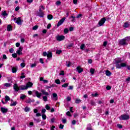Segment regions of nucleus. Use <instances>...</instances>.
<instances>
[{
	"mask_svg": "<svg viewBox=\"0 0 130 130\" xmlns=\"http://www.w3.org/2000/svg\"><path fill=\"white\" fill-rule=\"evenodd\" d=\"M34 92L35 94V95L38 98H41L42 94L44 95V96H43V100H44V101H45V102H46V101H47V96H49V93L47 92L46 90L42 89L41 90V92H39V91L37 90H34Z\"/></svg>",
	"mask_w": 130,
	"mask_h": 130,
	"instance_id": "f257e3e1",
	"label": "nucleus"
},
{
	"mask_svg": "<svg viewBox=\"0 0 130 130\" xmlns=\"http://www.w3.org/2000/svg\"><path fill=\"white\" fill-rule=\"evenodd\" d=\"M130 40V37H127L123 39L120 40L119 44L120 45H127V42Z\"/></svg>",
	"mask_w": 130,
	"mask_h": 130,
	"instance_id": "f03ea898",
	"label": "nucleus"
},
{
	"mask_svg": "<svg viewBox=\"0 0 130 130\" xmlns=\"http://www.w3.org/2000/svg\"><path fill=\"white\" fill-rule=\"evenodd\" d=\"M14 21L15 23H16L17 25H22V23H23V20H22V18L21 17H19L18 18H14Z\"/></svg>",
	"mask_w": 130,
	"mask_h": 130,
	"instance_id": "7ed1b4c3",
	"label": "nucleus"
},
{
	"mask_svg": "<svg viewBox=\"0 0 130 130\" xmlns=\"http://www.w3.org/2000/svg\"><path fill=\"white\" fill-rule=\"evenodd\" d=\"M120 120H127L129 119V115L128 114H123L119 117Z\"/></svg>",
	"mask_w": 130,
	"mask_h": 130,
	"instance_id": "20e7f679",
	"label": "nucleus"
},
{
	"mask_svg": "<svg viewBox=\"0 0 130 130\" xmlns=\"http://www.w3.org/2000/svg\"><path fill=\"white\" fill-rule=\"evenodd\" d=\"M114 63L116 64V69H117V64H120L122 61L121 60V58H116L114 59Z\"/></svg>",
	"mask_w": 130,
	"mask_h": 130,
	"instance_id": "39448f33",
	"label": "nucleus"
},
{
	"mask_svg": "<svg viewBox=\"0 0 130 130\" xmlns=\"http://www.w3.org/2000/svg\"><path fill=\"white\" fill-rule=\"evenodd\" d=\"M127 66L126 62L125 63L120 62V64H117V69H121Z\"/></svg>",
	"mask_w": 130,
	"mask_h": 130,
	"instance_id": "423d86ee",
	"label": "nucleus"
},
{
	"mask_svg": "<svg viewBox=\"0 0 130 130\" xmlns=\"http://www.w3.org/2000/svg\"><path fill=\"white\" fill-rule=\"evenodd\" d=\"M5 98V102H4V99H2L1 101L3 104H7V103H8V101H10V100H11L10 96H8V95H6Z\"/></svg>",
	"mask_w": 130,
	"mask_h": 130,
	"instance_id": "0eeeda50",
	"label": "nucleus"
},
{
	"mask_svg": "<svg viewBox=\"0 0 130 130\" xmlns=\"http://www.w3.org/2000/svg\"><path fill=\"white\" fill-rule=\"evenodd\" d=\"M64 38H66L64 36H57L56 37L57 41H62V40H64Z\"/></svg>",
	"mask_w": 130,
	"mask_h": 130,
	"instance_id": "6e6552de",
	"label": "nucleus"
},
{
	"mask_svg": "<svg viewBox=\"0 0 130 130\" xmlns=\"http://www.w3.org/2000/svg\"><path fill=\"white\" fill-rule=\"evenodd\" d=\"M105 21H106V19L105 18H102L99 22V26L101 27V26H103V24L105 23Z\"/></svg>",
	"mask_w": 130,
	"mask_h": 130,
	"instance_id": "1a4fd4ad",
	"label": "nucleus"
},
{
	"mask_svg": "<svg viewBox=\"0 0 130 130\" xmlns=\"http://www.w3.org/2000/svg\"><path fill=\"white\" fill-rule=\"evenodd\" d=\"M65 20H66V17H63L61 20H60L57 24V27H59L60 25L63 23Z\"/></svg>",
	"mask_w": 130,
	"mask_h": 130,
	"instance_id": "9d476101",
	"label": "nucleus"
},
{
	"mask_svg": "<svg viewBox=\"0 0 130 130\" xmlns=\"http://www.w3.org/2000/svg\"><path fill=\"white\" fill-rule=\"evenodd\" d=\"M22 51H23V47H20L16 51V53L18 54V55H21V54H23V52Z\"/></svg>",
	"mask_w": 130,
	"mask_h": 130,
	"instance_id": "9b49d317",
	"label": "nucleus"
},
{
	"mask_svg": "<svg viewBox=\"0 0 130 130\" xmlns=\"http://www.w3.org/2000/svg\"><path fill=\"white\" fill-rule=\"evenodd\" d=\"M13 89H14L15 92H18L20 90V86L18 85V84L15 83L13 86Z\"/></svg>",
	"mask_w": 130,
	"mask_h": 130,
	"instance_id": "f8f14e48",
	"label": "nucleus"
},
{
	"mask_svg": "<svg viewBox=\"0 0 130 130\" xmlns=\"http://www.w3.org/2000/svg\"><path fill=\"white\" fill-rule=\"evenodd\" d=\"M76 70L79 74H81V73H83V72H84L83 68H81L80 66L77 67L76 68Z\"/></svg>",
	"mask_w": 130,
	"mask_h": 130,
	"instance_id": "ddd939ff",
	"label": "nucleus"
},
{
	"mask_svg": "<svg viewBox=\"0 0 130 130\" xmlns=\"http://www.w3.org/2000/svg\"><path fill=\"white\" fill-rule=\"evenodd\" d=\"M19 88L20 90H22V91H24V90H28L27 86L25 85H20Z\"/></svg>",
	"mask_w": 130,
	"mask_h": 130,
	"instance_id": "4468645a",
	"label": "nucleus"
},
{
	"mask_svg": "<svg viewBox=\"0 0 130 130\" xmlns=\"http://www.w3.org/2000/svg\"><path fill=\"white\" fill-rule=\"evenodd\" d=\"M1 111H2V112H3V113H7V112H8V110L7 108L2 107Z\"/></svg>",
	"mask_w": 130,
	"mask_h": 130,
	"instance_id": "2eb2a0df",
	"label": "nucleus"
},
{
	"mask_svg": "<svg viewBox=\"0 0 130 130\" xmlns=\"http://www.w3.org/2000/svg\"><path fill=\"white\" fill-rule=\"evenodd\" d=\"M26 87H27V89L28 88H31V87L33 86V83L31 82H28L26 85Z\"/></svg>",
	"mask_w": 130,
	"mask_h": 130,
	"instance_id": "dca6fc26",
	"label": "nucleus"
},
{
	"mask_svg": "<svg viewBox=\"0 0 130 130\" xmlns=\"http://www.w3.org/2000/svg\"><path fill=\"white\" fill-rule=\"evenodd\" d=\"M72 66H73V63H72V62L70 61H66V66L68 68H70V67H72Z\"/></svg>",
	"mask_w": 130,
	"mask_h": 130,
	"instance_id": "f3484780",
	"label": "nucleus"
},
{
	"mask_svg": "<svg viewBox=\"0 0 130 130\" xmlns=\"http://www.w3.org/2000/svg\"><path fill=\"white\" fill-rule=\"evenodd\" d=\"M4 86L5 87H7V88H9L10 87H11L12 84L9 83H6L4 84Z\"/></svg>",
	"mask_w": 130,
	"mask_h": 130,
	"instance_id": "a211bd4d",
	"label": "nucleus"
},
{
	"mask_svg": "<svg viewBox=\"0 0 130 130\" xmlns=\"http://www.w3.org/2000/svg\"><path fill=\"white\" fill-rule=\"evenodd\" d=\"M123 27H124V28H128V27H129V24H128V22H125L124 23Z\"/></svg>",
	"mask_w": 130,
	"mask_h": 130,
	"instance_id": "6ab92c4d",
	"label": "nucleus"
},
{
	"mask_svg": "<svg viewBox=\"0 0 130 130\" xmlns=\"http://www.w3.org/2000/svg\"><path fill=\"white\" fill-rule=\"evenodd\" d=\"M38 16H39V17H42L43 18V17H44V13L43 12H38Z\"/></svg>",
	"mask_w": 130,
	"mask_h": 130,
	"instance_id": "aec40b11",
	"label": "nucleus"
},
{
	"mask_svg": "<svg viewBox=\"0 0 130 130\" xmlns=\"http://www.w3.org/2000/svg\"><path fill=\"white\" fill-rule=\"evenodd\" d=\"M106 76H108V77H110V76H111V72H110V71L107 70L106 71Z\"/></svg>",
	"mask_w": 130,
	"mask_h": 130,
	"instance_id": "412c9836",
	"label": "nucleus"
},
{
	"mask_svg": "<svg viewBox=\"0 0 130 130\" xmlns=\"http://www.w3.org/2000/svg\"><path fill=\"white\" fill-rule=\"evenodd\" d=\"M13 29L12 28V25L11 24H9L7 26V31H12Z\"/></svg>",
	"mask_w": 130,
	"mask_h": 130,
	"instance_id": "4be33fe9",
	"label": "nucleus"
},
{
	"mask_svg": "<svg viewBox=\"0 0 130 130\" xmlns=\"http://www.w3.org/2000/svg\"><path fill=\"white\" fill-rule=\"evenodd\" d=\"M52 96L53 98L54 99V100H57V94L55 93H54L52 94Z\"/></svg>",
	"mask_w": 130,
	"mask_h": 130,
	"instance_id": "5701e85b",
	"label": "nucleus"
},
{
	"mask_svg": "<svg viewBox=\"0 0 130 130\" xmlns=\"http://www.w3.org/2000/svg\"><path fill=\"white\" fill-rule=\"evenodd\" d=\"M82 100H80V99H76L75 100V103L77 104H79V103H81Z\"/></svg>",
	"mask_w": 130,
	"mask_h": 130,
	"instance_id": "b1692460",
	"label": "nucleus"
},
{
	"mask_svg": "<svg viewBox=\"0 0 130 130\" xmlns=\"http://www.w3.org/2000/svg\"><path fill=\"white\" fill-rule=\"evenodd\" d=\"M90 72L91 75H94V74H95V69H94L93 68H91L90 70Z\"/></svg>",
	"mask_w": 130,
	"mask_h": 130,
	"instance_id": "393cba45",
	"label": "nucleus"
},
{
	"mask_svg": "<svg viewBox=\"0 0 130 130\" xmlns=\"http://www.w3.org/2000/svg\"><path fill=\"white\" fill-rule=\"evenodd\" d=\"M2 16H3L4 17H7L8 16V13H7L6 11H3L2 12Z\"/></svg>",
	"mask_w": 130,
	"mask_h": 130,
	"instance_id": "a878e982",
	"label": "nucleus"
},
{
	"mask_svg": "<svg viewBox=\"0 0 130 130\" xmlns=\"http://www.w3.org/2000/svg\"><path fill=\"white\" fill-rule=\"evenodd\" d=\"M47 18L48 20H52L53 16H52V15L50 14L47 16Z\"/></svg>",
	"mask_w": 130,
	"mask_h": 130,
	"instance_id": "bb28decb",
	"label": "nucleus"
},
{
	"mask_svg": "<svg viewBox=\"0 0 130 130\" xmlns=\"http://www.w3.org/2000/svg\"><path fill=\"white\" fill-rule=\"evenodd\" d=\"M24 111L25 112H29V111H30V108L28 107H26L24 108Z\"/></svg>",
	"mask_w": 130,
	"mask_h": 130,
	"instance_id": "cd10ccee",
	"label": "nucleus"
},
{
	"mask_svg": "<svg viewBox=\"0 0 130 130\" xmlns=\"http://www.w3.org/2000/svg\"><path fill=\"white\" fill-rule=\"evenodd\" d=\"M90 104L91 106H96V103H95V102H94V101H91Z\"/></svg>",
	"mask_w": 130,
	"mask_h": 130,
	"instance_id": "c85d7f7f",
	"label": "nucleus"
},
{
	"mask_svg": "<svg viewBox=\"0 0 130 130\" xmlns=\"http://www.w3.org/2000/svg\"><path fill=\"white\" fill-rule=\"evenodd\" d=\"M12 70V73H13L14 74L15 73H17V68L16 67H13Z\"/></svg>",
	"mask_w": 130,
	"mask_h": 130,
	"instance_id": "c756f323",
	"label": "nucleus"
},
{
	"mask_svg": "<svg viewBox=\"0 0 130 130\" xmlns=\"http://www.w3.org/2000/svg\"><path fill=\"white\" fill-rule=\"evenodd\" d=\"M26 96L25 94H21L20 96V99H22V100H24L25 98H26Z\"/></svg>",
	"mask_w": 130,
	"mask_h": 130,
	"instance_id": "7c9ffc66",
	"label": "nucleus"
},
{
	"mask_svg": "<svg viewBox=\"0 0 130 130\" xmlns=\"http://www.w3.org/2000/svg\"><path fill=\"white\" fill-rule=\"evenodd\" d=\"M73 46H74V43H72L67 45V48H70L71 47H73Z\"/></svg>",
	"mask_w": 130,
	"mask_h": 130,
	"instance_id": "2f4dec72",
	"label": "nucleus"
},
{
	"mask_svg": "<svg viewBox=\"0 0 130 130\" xmlns=\"http://www.w3.org/2000/svg\"><path fill=\"white\" fill-rule=\"evenodd\" d=\"M17 105V102H14L10 104V106H16Z\"/></svg>",
	"mask_w": 130,
	"mask_h": 130,
	"instance_id": "473e14b6",
	"label": "nucleus"
},
{
	"mask_svg": "<svg viewBox=\"0 0 130 130\" xmlns=\"http://www.w3.org/2000/svg\"><path fill=\"white\" fill-rule=\"evenodd\" d=\"M47 56L48 58L52 57V54L51 53V52H49L47 54Z\"/></svg>",
	"mask_w": 130,
	"mask_h": 130,
	"instance_id": "72a5a7b5",
	"label": "nucleus"
},
{
	"mask_svg": "<svg viewBox=\"0 0 130 130\" xmlns=\"http://www.w3.org/2000/svg\"><path fill=\"white\" fill-rule=\"evenodd\" d=\"M55 83H56V84H57V85H59L60 84V81L59 80V79H56L55 81Z\"/></svg>",
	"mask_w": 130,
	"mask_h": 130,
	"instance_id": "f704fd0d",
	"label": "nucleus"
},
{
	"mask_svg": "<svg viewBox=\"0 0 130 130\" xmlns=\"http://www.w3.org/2000/svg\"><path fill=\"white\" fill-rule=\"evenodd\" d=\"M24 75H25L24 73H21V76L20 77V78L21 79H24V78H26V76Z\"/></svg>",
	"mask_w": 130,
	"mask_h": 130,
	"instance_id": "c9c22d12",
	"label": "nucleus"
},
{
	"mask_svg": "<svg viewBox=\"0 0 130 130\" xmlns=\"http://www.w3.org/2000/svg\"><path fill=\"white\" fill-rule=\"evenodd\" d=\"M69 86V83H65L63 85H62V88H67Z\"/></svg>",
	"mask_w": 130,
	"mask_h": 130,
	"instance_id": "e433bc0d",
	"label": "nucleus"
},
{
	"mask_svg": "<svg viewBox=\"0 0 130 130\" xmlns=\"http://www.w3.org/2000/svg\"><path fill=\"white\" fill-rule=\"evenodd\" d=\"M62 52L61 50H57L56 51V54H59L60 53H61Z\"/></svg>",
	"mask_w": 130,
	"mask_h": 130,
	"instance_id": "4c0bfd02",
	"label": "nucleus"
},
{
	"mask_svg": "<svg viewBox=\"0 0 130 130\" xmlns=\"http://www.w3.org/2000/svg\"><path fill=\"white\" fill-rule=\"evenodd\" d=\"M80 48L82 50H84V48H85V44H82L80 46Z\"/></svg>",
	"mask_w": 130,
	"mask_h": 130,
	"instance_id": "58836bf2",
	"label": "nucleus"
},
{
	"mask_svg": "<svg viewBox=\"0 0 130 130\" xmlns=\"http://www.w3.org/2000/svg\"><path fill=\"white\" fill-rule=\"evenodd\" d=\"M42 117L43 119H44V120H45V119H46V115L44 114H43L42 115Z\"/></svg>",
	"mask_w": 130,
	"mask_h": 130,
	"instance_id": "ea45409f",
	"label": "nucleus"
},
{
	"mask_svg": "<svg viewBox=\"0 0 130 130\" xmlns=\"http://www.w3.org/2000/svg\"><path fill=\"white\" fill-rule=\"evenodd\" d=\"M20 66L21 68H25V67H26V63H25L24 62H22L20 64Z\"/></svg>",
	"mask_w": 130,
	"mask_h": 130,
	"instance_id": "a19ab883",
	"label": "nucleus"
},
{
	"mask_svg": "<svg viewBox=\"0 0 130 130\" xmlns=\"http://www.w3.org/2000/svg\"><path fill=\"white\" fill-rule=\"evenodd\" d=\"M55 4L56 6H60L61 2L60 1H57Z\"/></svg>",
	"mask_w": 130,
	"mask_h": 130,
	"instance_id": "79ce46f5",
	"label": "nucleus"
},
{
	"mask_svg": "<svg viewBox=\"0 0 130 130\" xmlns=\"http://www.w3.org/2000/svg\"><path fill=\"white\" fill-rule=\"evenodd\" d=\"M17 56H18V55L17 54V53L12 54V57H13L14 58H16Z\"/></svg>",
	"mask_w": 130,
	"mask_h": 130,
	"instance_id": "37998d69",
	"label": "nucleus"
},
{
	"mask_svg": "<svg viewBox=\"0 0 130 130\" xmlns=\"http://www.w3.org/2000/svg\"><path fill=\"white\" fill-rule=\"evenodd\" d=\"M64 33H65V34H68V33H69V29L65 28L64 29Z\"/></svg>",
	"mask_w": 130,
	"mask_h": 130,
	"instance_id": "c03bdc74",
	"label": "nucleus"
},
{
	"mask_svg": "<svg viewBox=\"0 0 130 130\" xmlns=\"http://www.w3.org/2000/svg\"><path fill=\"white\" fill-rule=\"evenodd\" d=\"M34 120L35 121H36V122H40V119H36L35 118H34Z\"/></svg>",
	"mask_w": 130,
	"mask_h": 130,
	"instance_id": "a18cd8bd",
	"label": "nucleus"
},
{
	"mask_svg": "<svg viewBox=\"0 0 130 130\" xmlns=\"http://www.w3.org/2000/svg\"><path fill=\"white\" fill-rule=\"evenodd\" d=\"M45 108L47 110H50V107H49V106H48V105H46L45 106Z\"/></svg>",
	"mask_w": 130,
	"mask_h": 130,
	"instance_id": "49530a36",
	"label": "nucleus"
},
{
	"mask_svg": "<svg viewBox=\"0 0 130 130\" xmlns=\"http://www.w3.org/2000/svg\"><path fill=\"white\" fill-rule=\"evenodd\" d=\"M92 96H93V97H97L98 96V92H95L94 94V93H92L91 94Z\"/></svg>",
	"mask_w": 130,
	"mask_h": 130,
	"instance_id": "de8ad7c7",
	"label": "nucleus"
},
{
	"mask_svg": "<svg viewBox=\"0 0 130 130\" xmlns=\"http://www.w3.org/2000/svg\"><path fill=\"white\" fill-rule=\"evenodd\" d=\"M38 29V25H35L32 27V30H37Z\"/></svg>",
	"mask_w": 130,
	"mask_h": 130,
	"instance_id": "09e8293b",
	"label": "nucleus"
},
{
	"mask_svg": "<svg viewBox=\"0 0 130 130\" xmlns=\"http://www.w3.org/2000/svg\"><path fill=\"white\" fill-rule=\"evenodd\" d=\"M36 66H37V64H36V63H34L30 66V68H35Z\"/></svg>",
	"mask_w": 130,
	"mask_h": 130,
	"instance_id": "8fccbe9b",
	"label": "nucleus"
},
{
	"mask_svg": "<svg viewBox=\"0 0 130 130\" xmlns=\"http://www.w3.org/2000/svg\"><path fill=\"white\" fill-rule=\"evenodd\" d=\"M63 126H64L63 125L60 124L59 125V128H60V129H63Z\"/></svg>",
	"mask_w": 130,
	"mask_h": 130,
	"instance_id": "3c124183",
	"label": "nucleus"
},
{
	"mask_svg": "<svg viewBox=\"0 0 130 130\" xmlns=\"http://www.w3.org/2000/svg\"><path fill=\"white\" fill-rule=\"evenodd\" d=\"M117 127H118V128H122V125H121V124H118L117 125Z\"/></svg>",
	"mask_w": 130,
	"mask_h": 130,
	"instance_id": "603ef678",
	"label": "nucleus"
},
{
	"mask_svg": "<svg viewBox=\"0 0 130 130\" xmlns=\"http://www.w3.org/2000/svg\"><path fill=\"white\" fill-rule=\"evenodd\" d=\"M59 75L60 76H64V71H61L60 73H59Z\"/></svg>",
	"mask_w": 130,
	"mask_h": 130,
	"instance_id": "864d4df0",
	"label": "nucleus"
},
{
	"mask_svg": "<svg viewBox=\"0 0 130 130\" xmlns=\"http://www.w3.org/2000/svg\"><path fill=\"white\" fill-rule=\"evenodd\" d=\"M67 115L68 116H72V115H71V112L70 111H68L66 113Z\"/></svg>",
	"mask_w": 130,
	"mask_h": 130,
	"instance_id": "5fc2aeb1",
	"label": "nucleus"
},
{
	"mask_svg": "<svg viewBox=\"0 0 130 130\" xmlns=\"http://www.w3.org/2000/svg\"><path fill=\"white\" fill-rule=\"evenodd\" d=\"M43 55L44 56H47V52H43Z\"/></svg>",
	"mask_w": 130,
	"mask_h": 130,
	"instance_id": "6e6d98bb",
	"label": "nucleus"
},
{
	"mask_svg": "<svg viewBox=\"0 0 130 130\" xmlns=\"http://www.w3.org/2000/svg\"><path fill=\"white\" fill-rule=\"evenodd\" d=\"M67 101H71V100H72V98L70 96H68L67 98Z\"/></svg>",
	"mask_w": 130,
	"mask_h": 130,
	"instance_id": "4d7b16f0",
	"label": "nucleus"
},
{
	"mask_svg": "<svg viewBox=\"0 0 130 130\" xmlns=\"http://www.w3.org/2000/svg\"><path fill=\"white\" fill-rule=\"evenodd\" d=\"M9 52H10V53H13V52H14V49L11 48L9 49Z\"/></svg>",
	"mask_w": 130,
	"mask_h": 130,
	"instance_id": "13d9d810",
	"label": "nucleus"
},
{
	"mask_svg": "<svg viewBox=\"0 0 130 130\" xmlns=\"http://www.w3.org/2000/svg\"><path fill=\"white\" fill-rule=\"evenodd\" d=\"M111 89V87L110 86H109V85L107 86L106 87L107 90H110Z\"/></svg>",
	"mask_w": 130,
	"mask_h": 130,
	"instance_id": "bf43d9fd",
	"label": "nucleus"
},
{
	"mask_svg": "<svg viewBox=\"0 0 130 130\" xmlns=\"http://www.w3.org/2000/svg\"><path fill=\"white\" fill-rule=\"evenodd\" d=\"M50 27H51V24H48L47 26V29H50Z\"/></svg>",
	"mask_w": 130,
	"mask_h": 130,
	"instance_id": "052dcab7",
	"label": "nucleus"
},
{
	"mask_svg": "<svg viewBox=\"0 0 130 130\" xmlns=\"http://www.w3.org/2000/svg\"><path fill=\"white\" fill-rule=\"evenodd\" d=\"M3 58L4 59H7L8 58V57H7V55H6V54H4Z\"/></svg>",
	"mask_w": 130,
	"mask_h": 130,
	"instance_id": "680f3d73",
	"label": "nucleus"
},
{
	"mask_svg": "<svg viewBox=\"0 0 130 130\" xmlns=\"http://www.w3.org/2000/svg\"><path fill=\"white\" fill-rule=\"evenodd\" d=\"M46 112V110L45 109H43L42 110V113H45Z\"/></svg>",
	"mask_w": 130,
	"mask_h": 130,
	"instance_id": "e2e57ef3",
	"label": "nucleus"
},
{
	"mask_svg": "<svg viewBox=\"0 0 130 130\" xmlns=\"http://www.w3.org/2000/svg\"><path fill=\"white\" fill-rule=\"evenodd\" d=\"M106 45H107V42H106V41L104 42L103 46H105V47L106 46Z\"/></svg>",
	"mask_w": 130,
	"mask_h": 130,
	"instance_id": "0e129e2a",
	"label": "nucleus"
},
{
	"mask_svg": "<svg viewBox=\"0 0 130 130\" xmlns=\"http://www.w3.org/2000/svg\"><path fill=\"white\" fill-rule=\"evenodd\" d=\"M51 122L53 123L54 122V121H55V119L54 118H52L51 119Z\"/></svg>",
	"mask_w": 130,
	"mask_h": 130,
	"instance_id": "69168bd1",
	"label": "nucleus"
},
{
	"mask_svg": "<svg viewBox=\"0 0 130 130\" xmlns=\"http://www.w3.org/2000/svg\"><path fill=\"white\" fill-rule=\"evenodd\" d=\"M41 116V114H40V113H37L36 116L38 117Z\"/></svg>",
	"mask_w": 130,
	"mask_h": 130,
	"instance_id": "338daca9",
	"label": "nucleus"
},
{
	"mask_svg": "<svg viewBox=\"0 0 130 130\" xmlns=\"http://www.w3.org/2000/svg\"><path fill=\"white\" fill-rule=\"evenodd\" d=\"M129 81H130V77H128L126 79V82H129Z\"/></svg>",
	"mask_w": 130,
	"mask_h": 130,
	"instance_id": "774afa93",
	"label": "nucleus"
}]
</instances>
